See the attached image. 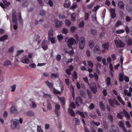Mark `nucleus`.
<instances>
[{
    "mask_svg": "<svg viewBox=\"0 0 132 132\" xmlns=\"http://www.w3.org/2000/svg\"><path fill=\"white\" fill-rule=\"evenodd\" d=\"M85 44V40L83 37L80 38L79 40V47L80 50H83Z\"/></svg>",
    "mask_w": 132,
    "mask_h": 132,
    "instance_id": "f257e3e1",
    "label": "nucleus"
},
{
    "mask_svg": "<svg viewBox=\"0 0 132 132\" xmlns=\"http://www.w3.org/2000/svg\"><path fill=\"white\" fill-rule=\"evenodd\" d=\"M11 123V128L14 129L17 127L18 124L19 123V120L17 119H12Z\"/></svg>",
    "mask_w": 132,
    "mask_h": 132,
    "instance_id": "f03ea898",
    "label": "nucleus"
},
{
    "mask_svg": "<svg viewBox=\"0 0 132 132\" xmlns=\"http://www.w3.org/2000/svg\"><path fill=\"white\" fill-rule=\"evenodd\" d=\"M12 22L14 24H17V18L16 16V11L13 10L12 12Z\"/></svg>",
    "mask_w": 132,
    "mask_h": 132,
    "instance_id": "7ed1b4c3",
    "label": "nucleus"
},
{
    "mask_svg": "<svg viewBox=\"0 0 132 132\" xmlns=\"http://www.w3.org/2000/svg\"><path fill=\"white\" fill-rule=\"evenodd\" d=\"M114 42L117 47H124V44L120 40H119L118 41V39H117L114 40Z\"/></svg>",
    "mask_w": 132,
    "mask_h": 132,
    "instance_id": "20e7f679",
    "label": "nucleus"
},
{
    "mask_svg": "<svg viewBox=\"0 0 132 132\" xmlns=\"http://www.w3.org/2000/svg\"><path fill=\"white\" fill-rule=\"evenodd\" d=\"M60 105L57 103L55 104V113L57 117H59L60 114Z\"/></svg>",
    "mask_w": 132,
    "mask_h": 132,
    "instance_id": "39448f33",
    "label": "nucleus"
},
{
    "mask_svg": "<svg viewBox=\"0 0 132 132\" xmlns=\"http://www.w3.org/2000/svg\"><path fill=\"white\" fill-rule=\"evenodd\" d=\"M90 88L94 93H96L97 90V87L95 83L94 82L92 83L90 85Z\"/></svg>",
    "mask_w": 132,
    "mask_h": 132,
    "instance_id": "423d86ee",
    "label": "nucleus"
},
{
    "mask_svg": "<svg viewBox=\"0 0 132 132\" xmlns=\"http://www.w3.org/2000/svg\"><path fill=\"white\" fill-rule=\"evenodd\" d=\"M75 42V40L73 38L69 39L67 42L68 46L69 48H72V46Z\"/></svg>",
    "mask_w": 132,
    "mask_h": 132,
    "instance_id": "0eeeda50",
    "label": "nucleus"
},
{
    "mask_svg": "<svg viewBox=\"0 0 132 132\" xmlns=\"http://www.w3.org/2000/svg\"><path fill=\"white\" fill-rule=\"evenodd\" d=\"M29 100L30 102V106L31 108H35L36 107V103L35 101V100L33 98H30Z\"/></svg>",
    "mask_w": 132,
    "mask_h": 132,
    "instance_id": "6e6552de",
    "label": "nucleus"
},
{
    "mask_svg": "<svg viewBox=\"0 0 132 132\" xmlns=\"http://www.w3.org/2000/svg\"><path fill=\"white\" fill-rule=\"evenodd\" d=\"M21 62L23 64H28L30 62V60L27 56L24 55L21 59Z\"/></svg>",
    "mask_w": 132,
    "mask_h": 132,
    "instance_id": "1a4fd4ad",
    "label": "nucleus"
},
{
    "mask_svg": "<svg viewBox=\"0 0 132 132\" xmlns=\"http://www.w3.org/2000/svg\"><path fill=\"white\" fill-rule=\"evenodd\" d=\"M55 27L57 28H59L62 26L63 23L62 21L55 20L54 21Z\"/></svg>",
    "mask_w": 132,
    "mask_h": 132,
    "instance_id": "9d476101",
    "label": "nucleus"
},
{
    "mask_svg": "<svg viewBox=\"0 0 132 132\" xmlns=\"http://www.w3.org/2000/svg\"><path fill=\"white\" fill-rule=\"evenodd\" d=\"M110 10L111 16L112 19H114L116 16L115 9H114L111 8Z\"/></svg>",
    "mask_w": 132,
    "mask_h": 132,
    "instance_id": "9b49d317",
    "label": "nucleus"
},
{
    "mask_svg": "<svg viewBox=\"0 0 132 132\" xmlns=\"http://www.w3.org/2000/svg\"><path fill=\"white\" fill-rule=\"evenodd\" d=\"M94 52L95 53L98 54H99L101 53V51L98 46H95L94 49Z\"/></svg>",
    "mask_w": 132,
    "mask_h": 132,
    "instance_id": "f8f14e48",
    "label": "nucleus"
},
{
    "mask_svg": "<svg viewBox=\"0 0 132 132\" xmlns=\"http://www.w3.org/2000/svg\"><path fill=\"white\" fill-rule=\"evenodd\" d=\"M118 5L119 8L121 9H123L124 8V4L122 1L119 2Z\"/></svg>",
    "mask_w": 132,
    "mask_h": 132,
    "instance_id": "ddd939ff",
    "label": "nucleus"
},
{
    "mask_svg": "<svg viewBox=\"0 0 132 132\" xmlns=\"http://www.w3.org/2000/svg\"><path fill=\"white\" fill-rule=\"evenodd\" d=\"M126 40L127 42V45H131L132 44V39H130L128 37H126Z\"/></svg>",
    "mask_w": 132,
    "mask_h": 132,
    "instance_id": "4468645a",
    "label": "nucleus"
},
{
    "mask_svg": "<svg viewBox=\"0 0 132 132\" xmlns=\"http://www.w3.org/2000/svg\"><path fill=\"white\" fill-rule=\"evenodd\" d=\"M111 128L113 132H119V129L117 126L112 125L111 126Z\"/></svg>",
    "mask_w": 132,
    "mask_h": 132,
    "instance_id": "2eb2a0df",
    "label": "nucleus"
},
{
    "mask_svg": "<svg viewBox=\"0 0 132 132\" xmlns=\"http://www.w3.org/2000/svg\"><path fill=\"white\" fill-rule=\"evenodd\" d=\"M71 3L69 1L66 0L65 1V3L64 4V6L65 8H68L70 5Z\"/></svg>",
    "mask_w": 132,
    "mask_h": 132,
    "instance_id": "dca6fc26",
    "label": "nucleus"
},
{
    "mask_svg": "<svg viewBox=\"0 0 132 132\" xmlns=\"http://www.w3.org/2000/svg\"><path fill=\"white\" fill-rule=\"evenodd\" d=\"M11 64V61L10 60H7L4 61L3 65L6 67H7Z\"/></svg>",
    "mask_w": 132,
    "mask_h": 132,
    "instance_id": "f3484780",
    "label": "nucleus"
},
{
    "mask_svg": "<svg viewBox=\"0 0 132 132\" xmlns=\"http://www.w3.org/2000/svg\"><path fill=\"white\" fill-rule=\"evenodd\" d=\"M8 37V36L7 35H4L0 37V41H4L7 39Z\"/></svg>",
    "mask_w": 132,
    "mask_h": 132,
    "instance_id": "a211bd4d",
    "label": "nucleus"
},
{
    "mask_svg": "<svg viewBox=\"0 0 132 132\" xmlns=\"http://www.w3.org/2000/svg\"><path fill=\"white\" fill-rule=\"evenodd\" d=\"M124 73H120L119 74V80L121 82H122L123 80Z\"/></svg>",
    "mask_w": 132,
    "mask_h": 132,
    "instance_id": "6ab92c4d",
    "label": "nucleus"
},
{
    "mask_svg": "<svg viewBox=\"0 0 132 132\" xmlns=\"http://www.w3.org/2000/svg\"><path fill=\"white\" fill-rule=\"evenodd\" d=\"M88 46L90 48H92L94 45V43L93 41L90 40L88 42Z\"/></svg>",
    "mask_w": 132,
    "mask_h": 132,
    "instance_id": "aec40b11",
    "label": "nucleus"
},
{
    "mask_svg": "<svg viewBox=\"0 0 132 132\" xmlns=\"http://www.w3.org/2000/svg\"><path fill=\"white\" fill-rule=\"evenodd\" d=\"M96 15V14H93L92 16V20L95 23H96L97 22Z\"/></svg>",
    "mask_w": 132,
    "mask_h": 132,
    "instance_id": "412c9836",
    "label": "nucleus"
},
{
    "mask_svg": "<svg viewBox=\"0 0 132 132\" xmlns=\"http://www.w3.org/2000/svg\"><path fill=\"white\" fill-rule=\"evenodd\" d=\"M123 112H120L119 113H118L117 117L118 118L122 119V117L123 116Z\"/></svg>",
    "mask_w": 132,
    "mask_h": 132,
    "instance_id": "4be33fe9",
    "label": "nucleus"
},
{
    "mask_svg": "<svg viewBox=\"0 0 132 132\" xmlns=\"http://www.w3.org/2000/svg\"><path fill=\"white\" fill-rule=\"evenodd\" d=\"M106 83L108 86H110L111 84V79L110 78L108 77L105 80Z\"/></svg>",
    "mask_w": 132,
    "mask_h": 132,
    "instance_id": "5701e85b",
    "label": "nucleus"
},
{
    "mask_svg": "<svg viewBox=\"0 0 132 132\" xmlns=\"http://www.w3.org/2000/svg\"><path fill=\"white\" fill-rule=\"evenodd\" d=\"M123 113L125 114V116L127 119L130 118V117L129 113L125 110H123Z\"/></svg>",
    "mask_w": 132,
    "mask_h": 132,
    "instance_id": "b1692460",
    "label": "nucleus"
},
{
    "mask_svg": "<svg viewBox=\"0 0 132 132\" xmlns=\"http://www.w3.org/2000/svg\"><path fill=\"white\" fill-rule=\"evenodd\" d=\"M53 35V30L52 29H51L48 32V38H51L52 37Z\"/></svg>",
    "mask_w": 132,
    "mask_h": 132,
    "instance_id": "393cba45",
    "label": "nucleus"
},
{
    "mask_svg": "<svg viewBox=\"0 0 132 132\" xmlns=\"http://www.w3.org/2000/svg\"><path fill=\"white\" fill-rule=\"evenodd\" d=\"M123 92L125 95H126L129 97H130L131 96V93L128 92V90L125 89L124 90Z\"/></svg>",
    "mask_w": 132,
    "mask_h": 132,
    "instance_id": "a878e982",
    "label": "nucleus"
},
{
    "mask_svg": "<svg viewBox=\"0 0 132 132\" xmlns=\"http://www.w3.org/2000/svg\"><path fill=\"white\" fill-rule=\"evenodd\" d=\"M70 114L72 116L74 117L75 116V114L73 110L70 108L68 110Z\"/></svg>",
    "mask_w": 132,
    "mask_h": 132,
    "instance_id": "bb28decb",
    "label": "nucleus"
},
{
    "mask_svg": "<svg viewBox=\"0 0 132 132\" xmlns=\"http://www.w3.org/2000/svg\"><path fill=\"white\" fill-rule=\"evenodd\" d=\"M11 111L13 113H16L17 112L16 109L14 106H12L11 108Z\"/></svg>",
    "mask_w": 132,
    "mask_h": 132,
    "instance_id": "cd10ccee",
    "label": "nucleus"
},
{
    "mask_svg": "<svg viewBox=\"0 0 132 132\" xmlns=\"http://www.w3.org/2000/svg\"><path fill=\"white\" fill-rule=\"evenodd\" d=\"M27 114L28 116L30 117H33L34 116V112L32 111H29L27 112Z\"/></svg>",
    "mask_w": 132,
    "mask_h": 132,
    "instance_id": "c85d7f7f",
    "label": "nucleus"
},
{
    "mask_svg": "<svg viewBox=\"0 0 132 132\" xmlns=\"http://www.w3.org/2000/svg\"><path fill=\"white\" fill-rule=\"evenodd\" d=\"M99 105L101 109L103 111L105 110V107L102 102H100Z\"/></svg>",
    "mask_w": 132,
    "mask_h": 132,
    "instance_id": "c756f323",
    "label": "nucleus"
},
{
    "mask_svg": "<svg viewBox=\"0 0 132 132\" xmlns=\"http://www.w3.org/2000/svg\"><path fill=\"white\" fill-rule=\"evenodd\" d=\"M102 46L105 49L108 50L109 48V43H105L104 44H103Z\"/></svg>",
    "mask_w": 132,
    "mask_h": 132,
    "instance_id": "7c9ffc66",
    "label": "nucleus"
},
{
    "mask_svg": "<svg viewBox=\"0 0 132 132\" xmlns=\"http://www.w3.org/2000/svg\"><path fill=\"white\" fill-rule=\"evenodd\" d=\"M3 2L4 5L7 6H9L10 5L11 3L10 2H7L6 0H3Z\"/></svg>",
    "mask_w": 132,
    "mask_h": 132,
    "instance_id": "2f4dec72",
    "label": "nucleus"
},
{
    "mask_svg": "<svg viewBox=\"0 0 132 132\" xmlns=\"http://www.w3.org/2000/svg\"><path fill=\"white\" fill-rule=\"evenodd\" d=\"M90 13H91V12H90ZM90 14H89L88 12L85 13V19L86 21H87L89 18V16L90 15Z\"/></svg>",
    "mask_w": 132,
    "mask_h": 132,
    "instance_id": "473e14b6",
    "label": "nucleus"
},
{
    "mask_svg": "<svg viewBox=\"0 0 132 132\" xmlns=\"http://www.w3.org/2000/svg\"><path fill=\"white\" fill-rule=\"evenodd\" d=\"M59 99L63 105H64L65 98L64 97H59Z\"/></svg>",
    "mask_w": 132,
    "mask_h": 132,
    "instance_id": "72a5a7b5",
    "label": "nucleus"
},
{
    "mask_svg": "<svg viewBox=\"0 0 132 132\" xmlns=\"http://www.w3.org/2000/svg\"><path fill=\"white\" fill-rule=\"evenodd\" d=\"M65 24L68 26H69L71 24V21L68 19H66L65 21Z\"/></svg>",
    "mask_w": 132,
    "mask_h": 132,
    "instance_id": "f704fd0d",
    "label": "nucleus"
},
{
    "mask_svg": "<svg viewBox=\"0 0 132 132\" xmlns=\"http://www.w3.org/2000/svg\"><path fill=\"white\" fill-rule=\"evenodd\" d=\"M126 8L128 12H130L132 11V9L130 6L127 5L126 6Z\"/></svg>",
    "mask_w": 132,
    "mask_h": 132,
    "instance_id": "c9c22d12",
    "label": "nucleus"
},
{
    "mask_svg": "<svg viewBox=\"0 0 132 132\" xmlns=\"http://www.w3.org/2000/svg\"><path fill=\"white\" fill-rule=\"evenodd\" d=\"M108 119L111 123L113 122V119L112 115H109L108 117Z\"/></svg>",
    "mask_w": 132,
    "mask_h": 132,
    "instance_id": "e433bc0d",
    "label": "nucleus"
},
{
    "mask_svg": "<svg viewBox=\"0 0 132 132\" xmlns=\"http://www.w3.org/2000/svg\"><path fill=\"white\" fill-rule=\"evenodd\" d=\"M75 16L76 15L75 14L73 13L71 15V20L72 21H75Z\"/></svg>",
    "mask_w": 132,
    "mask_h": 132,
    "instance_id": "4c0bfd02",
    "label": "nucleus"
},
{
    "mask_svg": "<svg viewBox=\"0 0 132 132\" xmlns=\"http://www.w3.org/2000/svg\"><path fill=\"white\" fill-rule=\"evenodd\" d=\"M58 75L57 74L52 73L51 77L52 78H57L58 77Z\"/></svg>",
    "mask_w": 132,
    "mask_h": 132,
    "instance_id": "58836bf2",
    "label": "nucleus"
},
{
    "mask_svg": "<svg viewBox=\"0 0 132 132\" xmlns=\"http://www.w3.org/2000/svg\"><path fill=\"white\" fill-rule=\"evenodd\" d=\"M109 101L110 105L112 107H113L114 106L113 103L114 102V101L110 99L109 100Z\"/></svg>",
    "mask_w": 132,
    "mask_h": 132,
    "instance_id": "ea45409f",
    "label": "nucleus"
},
{
    "mask_svg": "<svg viewBox=\"0 0 132 132\" xmlns=\"http://www.w3.org/2000/svg\"><path fill=\"white\" fill-rule=\"evenodd\" d=\"M24 51L23 50H21L17 51L16 54V56H18L20 55L22 53L24 52Z\"/></svg>",
    "mask_w": 132,
    "mask_h": 132,
    "instance_id": "a19ab883",
    "label": "nucleus"
},
{
    "mask_svg": "<svg viewBox=\"0 0 132 132\" xmlns=\"http://www.w3.org/2000/svg\"><path fill=\"white\" fill-rule=\"evenodd\" d=\"M117 98L119 101L123 105H125L124 102L122 100L121 97L119 96H118L117 97Z\"/></svg>",
    "mask_w": 132,
    "mask_h": 132,
    "instance_id": "79ce46f5",
    "label": "nucleus"
},
{
    "mask_svg": "<svg viewBox=\"0 0 132 132\" xmlns=\"http://www.w3.org/2000/svg\"><path fill=\"white\" fill-rule=\"evenodd\" d=\"M75 122V124L76 125H79V120L77 118H74L73 119Z\"/></svg>",
    "mask_w": 132,
    "mask_h": 132,
    "instance_id": "37998d69",
    "label": "nucleus"
},
{
    "mask_svg": "<svg viewBox=\"0 0 132 132\" xmlns=\"http://www.w3.org/2000/svg\"><path fill=\"white\" fill-rule=\"evenodd\" d=\"M46 83L47 85L49 87H53V85L52 83L48 81H47L46 82Z\"/></svg>",
    "mask_w": 132,
    "mask_h": 132,
    "instance_id": "c03bdc74",
    "label": "nucleus"
},
{
    "mask_svg": "<svg viewBox=\"0 0 132 132\" xmlns=\"http://www.w3.org/2000/svg\"><path fill=\"white\" fill-rule=\"evenodd\" d=\"M72 76L73 77V79H76L77 78V74L76 72L75 71L73 72Z\"/></svg>",
    "mask_w": 132,
    "mask_h": 132,
    "instance_id": "a18cd8bd",
    "label": "nucleus"
},
{
    "mask_svg": "<svg viewBox=\"0 0 132 132\" xmlns=\"http://www.w3.org/2000/svg\"><path fill=\"white\" fill-rule=\"evenodd\" d=\"M77 113L79 114L80 116L83 118H84L85 117L84 114L83 112L78 111L77 112Z\"/></svg>",
    "mask_w": 132,
    "mask_h": 132,
    "instance_id": "49530a36",
    "label": "nucleus"
},
{
    "mask_svg": "<svg viewBox=\"0 0 132 132\" xmlns=\"http://www.w3.org/2000/svg\"><path fill=\"white\" fill-rule=\"evenodd\" d=\"M124 32V30L122 29H120L118 30H117L116 31V32L118 34H120Z\"/></svg>",
    "mask_w": 132,
    "mask_h": 132,
    "instance_id": "de8ad7c7",
    "label": "nucleus"
},
{
    "mask_svg": "<svg viewBox=\"0 0 132 132\" xmlns=\"http://www.w3.org/2000/svg\"><path fill=\"white\" fill-rule=\"evenodd\" d=\"M16 85H14L12 86H11V88H12V89L11 90V92H14L16 88Z\"/></svg>",
    "mask_w": 132,
    "mask_h": 132,
    "instance_id": "09e8293b",
    "label": "nucleus"
},
{
    "mask_svg": "<svg viewBox=\"0 0 132 132\" xmlns=\"http://www.w3.org/2000/svg\"><path fill=\"white\" fill-rule=\"evenodd\" d=\"M19 22L20 23H22V18L21 13H19Z\"/></svg>",
    "mask_w": 132,
    "mask_h": 132,
    "instance_id": "8fccbe9b",
    "label": "nucleus"
},
{
    "mask_svg": "<svg viewBox=\"0 0 132 132\" xmlns=\"http://www.w3.org/2000/svg\"><path fill=\"white\" fill-rule=\"evenodd\" d=\"M88 65L91 68H92L93 66V64L92 62L90 61H89L88 62Z\"/></svg>",
    "mask_w": 132,
    "mask_h": 132,
    "instance_id": "3c124183",
    "label": "nucleus"
},
{
    "mask_svg": "<svg viewBox=\"0 0 132 132\" xmlns=\"http://www.w3.org/2000/svg\"><path fill=\"white\" fill-rule=\"evenodd\" d=\"M37 131L38 132H43L42 129L41 128V127L39 126H37Z\"/></svg>",
    "mask_w": 132,
    "mask_h": 132,
    "instance_id": "603ef678",
    "label": "nucleus"
},
{
    "mask_svg": "<svg viewBox=\"0 0 132 132\" xmlns=\"http://www.w3.org/2000/svg\"><path fill=\"white\" fill-rule=\"evenodd\" d=\"M95 65L96 67V69L97 70L98 69H100L101 68V64L98 62H97Z\"/></svg>",
    "mask_w": 132,
    "mask_h": 132,
    "instance_id": "864d4df0",
    "label": "nucleus"
},
{
    "mask_svg": "<svg viewBox=\"0 0 132 132\" xmlns=\"http://www.w3.org/2000/svg\"><path fill=\"white\" fill-rule=\"evenodd\" d=\"M69 106L70 107H71L73 109H75L76 108L75 104L73 102L70 103Z\"/></svg>",
    "mask_w": 132,
    "mask_h": 132,
    "instance_id": "5fc2aeb1",
    "label": "nucleus"
},
{
    "mask_svg": "<svg viewBox=\"0 0 132 132\" xmlns=\"http://www.w3.org/2000/svg\"><path fill=\"white\" fill-rule=\"evenodd\" d=\"M76 29V27L75 26H72L70 29L71 32H73Z\"/></svg>",
    "mask_w": 132,
    "mask_h": 132,
    "instance_id": "6e6d98bb",
    "label": "nucleus"
},
{
    "mask_svg": "<svg viewBox=\"0 0 132 132\" xmlns=\"http://www.w3.org/2000/svg\"><path fill=\"white\" fill-rule=\"evenodd\" d=\"M102 57L101 56H97L96 57V60L98 62H100L102 60Z\"/></svg>",
    "mask_w": 132,
    "mask_h": 132,
    "instance_id": "4d7b16f0",
    "label": "nucleus"
},
{
    "mask_svg": "<svg viewBox=\"0 0 132 132\" xmlns=\"http://www.w3.org/2000/svg\"><path fill=\"white\" fill-rule=\"evenodd\" d=\"M91 32L92 34L93 35H95L96 34V31L95 30L93 29H92L91 30Z\"/></svg>",
    "mask_w": 132,
    "mask_h": 132,
    "instance_id": "13d9d810",
    "label": "nucleus"
},
{
    "mask_svg": "<svg viewBox=\"0 0 132 132\" xmlns=\"http://www.w3.org/2000/svg\"><path fill=\"white\" fill-rule=\"evenodd\" d=\"M68 32V29L64 28L62 30V32L64 34H67Z\"/></svg>",
    "mask_w": 132,
    "mask_h": 132,
    "instance_id": "bf43d9fd",
    "label": "nucleus"
},
{
    "mask_svg": "<svg viewBox=\"0 0 132 132\" xmlns=\"http://www.w3.org/2000/svg\"><path fill=\"white\" fill-rule=\"evenodd\" d=\"M121 22L119 21H118L116 24L115 26L116 27H118L119 26L121 25Z\"/></svg>",
    "mask_w": 132,
    "mask_h": 132,
    "instance_id": "052dcab7",
    "label": "nucleus"
},
{
    "mask_svg": "<svg viewBox=\"0 0 132 132\" xmlns=\"http://www.w3.org/2000/svg\"><path fill=\"white\" fill-rule=\"evenodd\" d=\"M84 23L82 21L80 22L79 25V26L80 28H83L84 26Z\"/></svg>",
    "mask_w": 132,
    "mask_h": 132,
    "instance_id": "680f3d73",
    "label": "nucleus"
},
{
    "mask_svg": "<svg viewBox=\"0 0 132 132\" xmlns=\"http://www.w3.org/2000/svg\"><path fill=\"white\" fill-rule=\"evenodd\" d=\"M61 56L59 54H58L56 56V59L57 60L60 61L61 59Z\"/></svg>",
    "mask_w": 132,
    "mask_h": 132,
    "instance_id": "e2e57ef3",
    "label": "nucleus"
},
{
    "mask_svg": "<svg viewBox=\"0 0 132 132\" xmlns=\"http://www.w3.org/2000/svg\"><path fill=\"white\" fill-rule=\"evenodd\" d=\"M48 4L51 7H52L53 5V3L51 0H49Z\"/></svg>",
    "mask_w": 132,
    "mask_h": 132,
    "instance_id": "0e129e2a",
    "label": "nucleus"
},
{
    "mask_svg": "<svg viewBox=\"0 0 132 132\" xmlns=\"http://www.w3.org/2000/svg\"><path fill=\"white\" fill-rule=\"evenodd\" d=\"M28 1H26L24 2L22 6L24 7L27 6L28 5Z\"/></svg>",
    "mask_w": 132,
    "mask_h": 132,
    "instance_id": "69168bd1",
    "label": "nucleus"
},
{
    "mask_svg": "<svg viewBox=\"0 0 132 132\" xmlns=\"http://www.w3.org/2000/svg\"><path fill=\"white\" fill-rule=\"evenodd\" d=\"M125 20L127 22H129L131 20V18L129 16H127L126 17Z\"/></svg>",
    "mask_w": 132,
    "mask_h": 132,
    "instance_id": "338daca9",
    "label": "nucleus"
},
{
    "mask_svg": "<svg viewBox=\"0 0 132 132\" xmlns=\"http://www.w3.org/2000/svg\"><path fill=\"white\" fill-rule=\"evenodd\" d=\"M47 107V109L49 110H51L52 109V107L50 103L48 102Z\"/></svg>",
    "mask_w": 132,
    "mask_h": 132,
    "instance_id": "774afa93",
    "label": "nucleus"
}]
</instances>
